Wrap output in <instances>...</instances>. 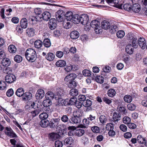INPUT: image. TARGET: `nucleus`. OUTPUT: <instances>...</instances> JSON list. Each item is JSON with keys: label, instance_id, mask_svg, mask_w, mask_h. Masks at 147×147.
<instances>
[{"label": "nucleus", "instance_id": "f257e3e1", "mask_svg": "<svg viewBox=\"0 0 147 147\" xmlns=\"http://www.w3.org/2000/svg\"><path fill=\"white\" fill-rule=\"evenodd\" d=\"M27 59L31 62H34L36 59L37 55L36 51L32 49H27L25 53Z\"/></svg>", "mask_w": 147, "mask_h": 147}, {"label": "nucleus", "instance_id": "f03ea898", "mask_svg": "<svg viewBox=\"0 0 147 147\" xmlns=\"http://www.w3.org/2000/svg\"><path fill=\"white\" fill-rule=\"evenodd\" d=\"M34 13L36 15H39V17H40V21L42 19L46 21H48L51 17V13L49 12L45 11L42 14L41 9L39 8H36L34 10Z\"/></svg>", "mask_w": 147, "mask_h": 147}, {"label": "nucleus", "instance_id": "7ed1b4c3", "mask_svg": "<svg viewBox=\"0 0 147 147\" xmlns=\"http://www.w3.org/2000/svg\"><path fill=\"white\" fill-rule=\"evenodd\" d=\"M91 26L94 29V31L96 34H99L102 32V30L100 28V22L96 20H94L91 22L90 23Z\"/></svg>", "mask_w": 147, "mask_h": 147}, {"label": "nucleus", "instance_id": "20e7f679", "mask_svg": "<svg viewBox=\"0 0 147 147\" xmlns=\"http://www.w3.org/2000/svg\"><path fill=\"white\" fill-rule=\"evenodd\" d=\"M60 120L59 118L52 119L49 122V126L51 129L56 128L57 129H59L60 128L61 125H59Z\"/></svg>", "mask_w": 147, "mask_h": 147}, {"label": "nucleus", "instance_id": "39448f33", "mask_svg": "<svg viewBox=\"0 0 147 147\" xmlns=\"http://www.w3.org/2000/svg\"><path fill=\"white\" fill-rule=\"evenodd\" d=\"M4 132L6 135L11 138L18 137L17 135L10 127H7L5 128Z\"/></svg>", "mask_w": 147, "mask_h": 147}, {"label": "nucleus", "instance_id": "423d86ee", "mask_svg": "<svg viewBox=\"0 0 147 147\" xmlns=\"http://www.w3.org/2000/svg\"><path fill=\"white\" fill-rule=\"evenodd\" d=\"M119 0H106V2L111 5L116 6L119 9H122L123 5L121 3L119 4Z\"/></svg>", "mask_w": 147, "mask_h": 147}, {"label": "nucleus", "instance_id": "0eeeda50", "mask_svg": "<svg viewBox=\"0 0 147 147\" xmlns=\"http://www.w3.org/2000/svg\"><path fill=\"white\" fill-rule=\"evenodd\" d=\"M80 23L83 25L88 26L89 18L88 16L85 14H82L80 18Z\"/></svg>", "mask_w": 147, "mask_h": 147}, {"label": "nucleus", "instance_id": "6e6552de", "mask_svg": "<svg viewBox=\"0 0 147 147\" xmlns=\"http://www.w3.org/2000/svg\"><path fill=\"white\" fill-rule=\"evenodd\" d=\"M92 102L91 100L87 99L82 102V105L84 107H86L87 111H89L92 109L91 106L92 105Z\"/></svg>", "mask_w": 147, "mask_h": 147}, {"label": "nucleus", "instance_id": "1a4fd4ad", "mask_svg": "<svg viewBox=\"0 0 147 147\" xmlns=\"http://www.w3.org/2000/svg\"><path fill=\"white\" fill-rule=\"evenodd\" d=\"M15 76L12 74H9L5 77L6 82L8 83H11L15 80Z\"/></svg>", "mask_w": 147, "mask_h": 147}, {"label": "nucleus", "instance_id": "9d476101", "mask_svg": "<svg viewBox=\"0 0 147 147\" xmlns=\"http://www.w3.org/2000/svg\"><path fill=\"white\" fill-rule=\"evenodd\" d=\"M138 45L140 47L144 50L146 48V42L145 39L143 38H140L138 40Z\"/></svg>", "mask_w": 147, "mask_h": 147}, {"label": "nucleus", "instance_id": "9b49d317", "mask_svg": "<svg viewBox=\"0 0 147 147\" xmlns=\"http://www.w3.org/2000/svg\"><path fill=\"white\" fill-rule=\"evenodd\" d=\"M63 90L62 89L58 88L56 90L55 94V98H58L59 99L62 98L64 96Z\"/></svg>", "mask_w": 147, "mask_h": 147}, {"label": "nucleus", "instance_id": "f8f14e48", "mask_svg": "<svg viewBox=\"0 0 147 147\" xmlns=\"http://www.w3.org/2000/svg\"><path fill=\"white\" fill-rule=\"evenodd\" d=\"M121 115L119 112H115L113 113V121L115 122H118L121 119Z\"/></svg>", "mask_w": 147, "mask_h": 147}, {"label": "nucleus", "instance_id": "ddd939ff", "mask_svg": "<svg viewBox=\"0 0 147 147\" xmlns=\"http://www.w3.org/2000/svg\"><path fill=\"white\" fill-rule=\"evenodd\" d=\"M45 95L44 90L40 89L37 91L36 94V98L37 99H40L42 98Z\"/></svg>", "mask_w": 147, "mask_h": 147}, {"label": "nucleus", "instance_id": "4468645a", "mask_svg": "<svg viewBox=\"0 0 147 147\" xmlns=\"http://www.w3.org/2000/svg\"><path fill=\"white\" fill-rule=\"evenodd\" d=\"M134 48L131 44H128L125 47V51L128 54H132L134 51Z\"/></svg>", "mask_w": 147, "mask_h": 147}, {"label": "nucleus", "instance_id": "2eb2a0df", "mask_svg": "<svg viewBox=\"0 0 147 147\" xmlns=\"http://www.w3.org/2000/svg\"><path fill=\"white\" fill-rule=\"evenodd\" d=\"M49 26L51 30H54L57 26L56 20L55 18H52L49 20Z\"/></svg>", "mask_w": 147, "mask_h": 147}, {"label": "nucleus", "instance_id": "dca6fc26", "mask_svg": "<svg viewBox=\"0 0 147 147\" xmlns=\"http://www.w3.org/2000/svg\"><path fill=\"white\" fill-rule=\"evenodd\" d=\"M81 121V119L75 115L69 119V121L70 123L77 124H79Z\"/></svg>", "mask_w": 147, "mask_h": 147}, {"label": "nucleus", "instance_id": "f3484780", "mask_svg": "<svg viewBox=\"0 0 147 147\" xmlns=\"http://www.w3.org/2000/svg\"><path fill=\"white\" fill-rule=\"evenodd\" d=\"M80 36L79 32L76 30L71 32L70 34V36L71 38L73 39H77Z\"/></svg>", "mask_w": 147, "mask_h": 147}, {"label": "nucleus", "instance_id": "a211bd4d", "mask_svg": "<svg viewBox=\"0 0 147 147\" xmlns=\"http://www.w3.org/2000/svg\"><path fill=\"white\" fill-rule=\"evenodd\" d=\"M76 77V75L75 74L71 73L67 76L64 78L65 81L72 80H74Z\"/></svg>", "mask_w": 147, "mask_h": 147}, {"label": "nucleus", "instance_id": "6ab92c4d", "mask_svg": "<svg viewBox=\"0 0 147 147\" xmlns=\"http://www.w3.org/2000/svg\"><path fill=\"white\" fill-rule=\"evenodd\" d=\"M32 97V94L29 92H26L24 93L22 98L23 100L26 101L31 99Z\"/></svg>", "mask_w": 147, "mask_h": 147}, {"label": "nucleus", "instance_id": "aec40b11", "mask_svg": "<svg viewBox=\"0 0 147 147\" xmlns=\"http://www.w3.org/2000/svg\"><path fill=\"white\" fill-rule=\"evenodd\" d=\"M140 9V6L139 4L135 3L131 5V10L134 12H138Z\"/></svg>", "mask_w": 147, "mask_h": 147}, {"label": "nucleus", "instance_id": "412c9836", "mask_svg": "<svg viewBox=\"0 0 147 147\" xmlns=\"http://www.w3.org/2000/svg\"><path fill=\"white\" fill-rule=\"evenodd\" d=\"M72 19V22L74 24H78L80 22V16L78 14H75L73 16Z\"/></svg>", "mask_w": 147, "mask_h": 147}, {"label": "nucleus", "instance_id": "4be33fe9", "mask_svg": "<svg viewBox=\"0 0 147 147\" xmlns=\"http://www.w3.org/2000/svg\"><path fill=\"white\" fill-rule=\"evenodd\" d=\"M59 135L56 133L53 132L49 134V139L52 141L56 140L59 137Z\"/></svg>", "mask_w": 147, "mask_h": 147}, {"label": "nucleus", "instance_id": "5701e85b", "mask_svg": "<svg viewBox=\"0 0 147 147\" xmlns=\"http://www.w3.org/2000/svg\"><path fill=\"white\" fill-rule=\"evenodd\" d=\"M35 34V29L33 28H28L26 30V34L29 36H33Z\"/></svg>", "mask_w": 147, "mask_h": 147}, {"label": "nucleus", "instance_id": "b1692460", "mask_svg": "<svg viewBox=\"0 0 147 147\" xmlns=\"http://www.w3.org/2000/svg\"><path fill=\"white\" fill-rule=\"evenodd\" d=\"M102 28L105 30L109 29L110 28V24L107 21L104 20L101 23Z\"/></svg>", "mask_w": 147, "mask_h": 147}, {"label": "nucleus", "instance_id": "393cba45", "mask_svg": "<svg viewBox=\"0 0 147 147\" xmlns=\"http://www.w3.org/2000/svg\"><path fill=\"white\" fill-rule=\"evenodd\" d=\"M11 62L10 60L8 58H3L1 61V63L3 66L7 67L10 64Z\"/></svg>", "mask_w": 147, "mask_h": 147}, {"label": "nucleus", "instance_id": "a878e982", "mask_svg": "<svg viewBox=\"0 0 147 147\" xmlns=\"http://www.w3.org/2000/svg\"><path fill=\"white\" fill-rule=\"evenodd\" d=\"M20 25L22 28H26L27 26V20L26 18L22 19L20 21Z\"/></svg>", "mask_w": 147, "mask_h": 147}, {"label": "nucleus", "instance_id": "bb28decb", "mask_svg": "<svg viewBox=\"0 0 147 147\" xmlns=\"http://www.w3.org/2000/svg\"><path fill=\"white\" fill-rule=\"evenodd\" d=\"M15 94L18 97L23 96L24 94V91L23 89L22 88H18Z\"/></svg>", "mask_w": 147, "mask_h": 147}, {"label": "nucleus", "instance_id": "cd10ccee", "mask_svg": "<svg viewBox=\"0 0 147 147\" xmlns=\"http://www.w3.org/2000/svg\"><path fill=\"white\" fill-rule=\"evenodd\" d=\"M73 14L72 12L71 11H67L65 14V19L68 21H70L72 20Z\"/></svg>", "mask_w": 147, "mask_h": 147}, {"label": "nucleus", "instance_id": "c85d7f7f", "mask_svg": "<svg viewBox=\"0 0 147 147\" xmlns=\"http://www.w3.org/2000/svg\"><path fill=\"white\" fill-rule=\"evenodd\" d=\"M55 96V94H54L53 92H48L45 95L46 98H47V99H49L51 100Z\"/></svg>", "mask_w": 147, "mask_h": 147}, {"label": "nucleus", "instance_id": "c756f323", "mask_svg": "<svg viewBox=\"0 0 147 147\" xmlns=\"http://www.w3.org/2000/svg\"><path fill=\"white\" fill-rule=\"evenodd\" d=\"M76 136L80 137L84 135L85 133L84 130L81 129H76L75 131Z\"/></svg>", "mask_w": 147, "mask_h": 147}, {"label": "nucleus", "instance_id": "7c9ffc66", "mask_svg": "<svg viewBox=\"0 0 147 147\" xmlns=\"http://www.w3.org/2000/svg\"><path fill=\"white\" fill-rule=\"evenodd\" d=\"M49 122L47 120H42L40 122V125L43 127H46L49 125Z\"/></svg>", "mask_w": 147, "mask_h": 147}, {"label": "nucleus", "instance_id": "2f4dec72", "mask_svg": "<svg viewBox=\"0 0 147 147\" xmlns=\"http://www.w3.org/2000/svg\"><path fill=\"white\" fill-rule=\"evenodd\" d=\"M55 64L58 67H62L65 65L66 62L64 60H59Z\"/></svg>", "mask_w": 147, "mask_h": 147}, {"label": "nucleus", "instance_id": "473e14b6", "mask_svg": "<svg viewBox=\"0 0 147 147\" xmlns=\"http://www.w3.org/2000/svg\"><path fill=\"white\" fill-rule=\"evenodd\" d=\"M42 42L39 40H36L34 43L35 47L37 49L40 48L42 46Z\"/></svg>", "mask_w": 147, "mask_h": 147}, {"label": "nucleus", "instance_id": "72a5a7b5", "mask_svg": "<svg viewBox=\"0 0 147 147\" xmlns=\"http://www.w3.org/2000/svg\"><path fill=\"white\" fill-rule=\"evenodd\" d=\"M69 94L71 96L75 97L78 94V91L77 89L73 88L70 90Z\"/></svg>", "mask_w": 147, "mask_h": 147}, {"label": "nucleus", "instance_id": "f704fd0d", "mask_svg": "<svg viewBox=\"0 0 147 147\" xmlns=\"http://www.w3.org/2000/svg\"><path fill=\"white\" fill-rule=\"evenodd\" d=\"M36 16H32L29 17L30 20H31L32 22L35 21V22H40V17H39V15H36Z\"/></svg>", "mask_w": 147, "mask_h": 147}, {"label": "nucleus", "instance_id": "c9c22d12", "mask_svg": "<svg viewBox=\"0 0 147 147\" xmlns=\"http://www.w3.org/2000/svg\"><path fill=\"white\" fill-rule=\"evenodd\" d=\"M52 102L51 100L46 98L43 100V105L44 106H50L52 105Z\"/></svg>", "mask_w": 147, "mask_h": 147}, {"label": "nucleus", "instance_id": "e433bc0d", "mask_svg": "<svg viewBox=\"0 0 147 147\" xmlns=\"http://www.w3.org/2000/svg\"><path fill=\"white\" fill-rule=\"evenodd\" d=\"M8 50L9 52L11 53H15L16 51V47L13 45H10L8 47Z\"/></svg>", "mask_w": 147, "mask_h": 147}, {"label": "nucleus", "instance_id": "4c0bfd02", "mask_svg": "<svg viewBox=\"0 0 147 147\" xmlns=\"http://www.w3.org/2000/svg\"><path fill=\"white\" fill-rule=\"evenodd\" d=\"M55 57V55L51 53H49L46 56V59L48 61H53Z\"/></svg>", "mask_w": 147, "mask_h": 147}, {"label": "nucleus", "instance_id": "58836bf2", "mask_svg": "<svg viewBox=\"0 0 147 147\" xmlns=\"http://www.w3.org/2000/svg\"><path fill=\"white\" fill-rule=\"evenodd\" d=\"M43 43L44 45L47 48L50 47L51 45L50 40L47 38L44 40Z\"/></svg>", "mask_w": 147, "mask_h": 147}, {"label": "nucleus", "instance_id": "ea45409f", "mask_svg": "<svg viewBox=\"0 0 147 147\" xmlns=\"http://www.w3.org/2000/svg\"><path fill=\"white\" fill-rule=\"evenodd\" d=\"M132 46L134 48H137L138 46V40L136 38H135L132 40Z\"/></svg>", "mask_w": 147, "mask_h": 147}, {"label": "nucleus", "instance_id": "a19ab883", "mask_svg": "<svg viewBox=\"0 0 147 147\" xmlns=\"http://www.w3.org/2000/svg\"><path fill=\"white\" fill-rule=\"evenodd\" d=\"M116 94V92L115 90L113 89H111L108 90L107 94L108 95L111 97L114 96Z\"/></svg>", "mask_w": 147, "mask_h": 147}, {"label": "nucleus", "instance_id": "79ce46f5", "mask_svg": "<svg viewBox=\"0 0 147 147\" xmlns=\"http://www.w3.org/2000/svg\"><path fill=\"white\" fill-rule=\"evenodd\" d=\"M124 9L126 11H130L131 10V5L130 3H126L124 4L123 6Z\"/></svg>", "mask_w": 147, "mask_h": 147}, {"label": "nucleus", "instance_id": "37998d69", "mask_svg": "<svg viewBox=\"0 0 147 147\" xmlns=\"http://www.w3.org/2000/svg\"><path fill=\"white\" fill-rule=\"evenodd\" d=\"M14 60L17 63H20L22 60V58L20 55H16L14 56Z\"/></svg>", "mask_w": 147, "mask_h": 147}, {"label": "nucleus", "instance_id": "c03bdc74", "mask_svg": "<svg viewBox=\"0 0 147 147\" xmlns=\"http://www.w3.org/2000/svg\"><path fill=\"white\" fill-rule=\"evenodd\" d=\"M77 100V98L76 97H73L70 98L68 104L70 105H73L76 104Z\"/></svg>", "mask_w": 147, "mask_h": 147}, {"label": "nucleus", "instance_id": "a18cd8bd", "mask_svg": "<svg viewBox=\"0 0 147 147\" xmlns=\"http://www.w3.org/2000/svg\"><path fill=\"white\" fill-rule=\"evenodd\" d=\"M95 77V78L96 81L99 83L102 84L104 81V78L101 76H97L96 77L94 76V78Z\"/></svg>", "mask_w": 147, "mask_h": 147}, {"label": "nucleus", "instance_id": "49530a36", "mask_svg": "<svg viewBox=\"0 0 147 147\" xmlns=\"http://www.w3.org/2000/svg\"><path fill=\"white\" fill-rule=\"evenodd\" d=\"M74 142V140L71 137L66 138L64 140V142L66 144H71Z\"/></svg>", "mask_w": 147, "mask_h": 147}, {"label": "nucleus", "instance_id": "de8ad7c7", "mask_svg": "<svg viewBox=\"0 0 147 147\" xmlns=\"http://www.w3.org/2000/svg\"><path fill=\"white\" fill-rule=\"evenodd\" d=\"M125 32L123 30H120L118 31L116 34L118 38H122L125 35Z\"/></svg>", "mask_w": 147, "mask_h": 147}, {"label": "nucleus", "instance_id": "09e8293b", "mask_svg": "<svg viewBox=\"0 0 147 147\" xmlns=\"http://www.w3.org/2000/svg\"><path fill=\"white\" fill-rule=\"evenodd\" d=\"M124 101L127 103L131 102L132 100L131 96L129 95H126L124 97Z\"/></svg>", "mask_w": 147, "mask_h": 147}, {"label": "nucleus", "instance_id": "8fccbe9b", "mask_svg": "<svg viewBox=\"0 0 147 147\" xmlns=\"http://www.w3.org/2000/svg\"><path fill=\"white\" fill-rule=\"evenodd\" d=\"M48 117V115L46 113H43L39 115V118L42 120H46Z\"/></svg>", "mask_w": 147, "mask_h": 147}, {"label": "nucleus", "instance_id": "3c124183", "mask_svg": "<svg viewBox=\"0 0 147 147\" xmlns=\"http://www.w3.org/2000/svg\"><path fill=\"white\" fill-rule=\"evenodd\" d=\"M138 2L142 5L144 8H147V0H138Z\"/></svg>", "mask_w": 147, "mask_h": 147}, {"label": "nucleus", "instance_id": "603ef678", "mask_svg": "<svg viewBox=\"0 0 147 147\" xmlns=\"http://www.w3.org/2000/svg\"><path fill=\"white\" fill-rule=\"evenodd\" d=\"M71 22H64L63 23V25L64 28L66 29H68L70 28L71 27Z\"/></svg>", "mask_w": 147, "mask_h": 147}, {"label": "nucleus", "instance_id": "864d4df0", "mask_svg": "<svg viewBox=\"0 0 147 147\" xmlns=\"http://www.w3.org/2000/svg\"><path fill=\"white\" fill-rule=\"evenodd\" d=\"M145 139L141 135H139L137 136V140L139 143L140 144L144 143Z\"/></svg>", "mask_w": 147, "mask_h": 147}, {"label": "nucleus", "instance_id": "5fc2aeb1", "mask_svg": "<svg viewBox=\"0 0 147 147\" xmlns=\"http://www.w3.org/2000/svg\"><path fill=\"white\" fill-rule=\"evenodd\" d=\"M82 73L83 75L85 76H90L92 75V74H91V72L87 69L83 70Z\"/></svg>", "mask_w": 147, "mask_h": 147}, {"label": "nucleus", "instance_id": "6e6d98bb", "mask_svg": "<svg viewBox=\"0 0 147 147\" xmlns=\"http://www.w3.org/2000/svg\"><path fill=\"white\" fill-rule=\"evenodd\" d=\"M50 106H44L42 107V110L46 112V113H51L52 112L51 109L50 108Z\"/></svg>", "mask_w": 147, "mask_h": 147}, {"label": "nucleus", "instance_id": "4d7b16f0", "mask_svg": "<svg viewBox=\"0 0 147 147\" xmlns=\"http://www.w3.org/2000/svg\"><path fill=\"white\" fill-rule=\"evenodd\" d=\"M123 121L124 123L128 124L130 122L131 119L129 117L125 116L123 117Z\"/></svg>", "mask_w": 147, "mask_h": 147}, {"label": "nucleus", "instance_id": "13d9d810", "mask_svg": "<svg viewBox=\"0 0 147 147\" xmlns=\"http://www.w3.org/2000/svg\"><path fill=\"white\" fill-rule=\"evenodd\" d=\"M114 129L113 125L111 123H107L106 126V129L107 130H113Z\"/></svg>", "mask_w": 147, "mask_h": 147}, {"label": "nucleus", "instance_id": "bf43d9fd", "mask_svg": "<svg viewBox=\"0 0 147 147\" xmlns=\"http://www.w3.org/2000/svg\"><path fill=\"white\" fill-rule=\"evenodd\" d=\"M100 121L102 124L106 123L107 121V119L106 116L102 115L99 117Z\"/></svg>", "mask_w": 147, "mask_h": 147}, {"label": "nucleus", "instance_id": "052dcab7", "mask_svg": "<svg viewBox=\"0 0 147 147\" xmlns=\"http://www.w3.org/2000/svg\"><path fill=\"white\" fill-rule=\"evenodd\" d=\"M6 86V84L4 81H0V90H3Z\"/></svg>", "mask_w": 147, "mask_h": 147}, {"label": "nucleus", "instance_id": "680f3d73", "mask_svg": "<svg viewBox=\"0 0 147 147\" xmlns=\"http://www.w3.org/2000/svg\"><path fill=\"white\" fill-rule=\"evenodd\" d=\"M127 107L129 110L134 111L136 109V106L134 104L130 103L128 105Z\"/></svg>", "mask_w": 147, "mask_h": 147}, {"label": "nucleus", "instance_id": "e2e57ef3", "mask_svg": "<svg viewBox=\"0 0 147 147\" xmlns=\"http://www.w3.org/2000/svg\"><path fill=\"white\" fill-rule=\"evenodd\" d=\"M91 130L94 133H97L100 131L99 127L97 126H94L91 127Z\"/></svg>", "mask_w": 147, "mask_h": 147}, {"label": "nucleus", "instance_id": "0e129e2a", "mask_svg": "<svg viewBox=\"0 0 147 147\" xmlns=\"http://www.w3.org/2000/svg\"><path fill=\"white\" fill-rule=\"evenodd\" d=\"M14 94V91L12 88L9 89L6 92V95L8 97L12 96Z\"/></svg>", "mask_w": 147, "mask_h": 147}, {"label": "nucleus", "instance_id": "69168bd1", "mask_svg": "<svg viewBox=\"0 0 147 147\" xmlns=\"http://www.w3.org/2000/svg\"><path fill=\"white\" fill-rule=\"evenodd\" d=\"M61 121L64 123H66L68 122L69 120L68 116L67 115H63L61 118Z\"/></svg>", "mask_w": 147, "mask_h": 147}, {"label": "nucleus", "instance_id": "338daca9", "mask_svg": "<svg viewBox=\"0 0 147 147\" xmlns=\"http://www.w3.org/2000/svg\"><path fill=\"white\" fill-rule=\"evenodd\" d=\"M41 111V110L38 109L35 110H34L31 112V114L33 117H35Z\"/></svg>", "mask_w": 147, "mask_h": 147}, {"label": "nucleus", "instance_id": "774afa93", "mask_svg": "<svg viewBox=\"0 0 147 147\" xmlns=\"http://www.w3.org/2000/svg\"><path fill=\"white\" fill-rule=\"evenodd\" d=\"M55 145L56 147H62L63 146L62 142L59 140L56 141L55 143Z\"/></svg>", "mask_w": 147, "mask_h": 147}]
</instances>
